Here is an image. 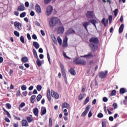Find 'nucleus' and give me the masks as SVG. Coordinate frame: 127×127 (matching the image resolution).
Masks as SVG:
<instances>
[{
	"label": "nucleus",
	"instance_id": "a878e982",
	"mask_svg": "<svg viewBox=\"0 0 127 127\" xmlns=\"http://www.w3.org/2000/svg\"><path fill=\"white\" fill-rule=\"evenodd\" d=\"M2 110L3 111V112H4V113H5L7 117H8V118H11V116H10V114H9V113L8 112V111H6V110H5V109H4V108H2Z\"/></svg>",
	"mask_w": 127,
	"mask_h": 127
},
{
	"label": "nucleus",
	"instance_id": "aec40b11",
	"mask_svg": "<svg viewBox=\"0 0 127 127\" xmlns=\"http://www.w3.org/2000/svg\"><path fill=\"white\" fill-rule=\"evenodd\" d=\"M47 97L48 101L49 102L51 101V94L50 93V89H48L47 90Z\"/></svg>",
	"mask_w": 127,
	"mask_h": 127
},
{
	"label": "nucleus",
	"instance_id": "f03ea898",
	"mask_svg": "<svg viewBox=\"0 0 127 127\" xmlns=\"http://www.w3.org/2000/svg\"><path fill=\"white\" fill-rule=\"evenodd\" d=\"M49 24L51 27H54V26H56L57 24L62 25V22L58 17H53L50 19Z\"/></svg>",
	"mask_w": 127,
	"mask_h": 127
},
{
	"label": "nucleus",
	"instance_id": "a19ab883",
	"mask_svg": "<svg viewBox=\"0 0 127 127\" xmlns=\"http://www.w3.org/2000/svg\"><path fill=\"white\" fill-rule=\"evenodd\" d=\"M41 89H42V86L41 85H38L37 86V90L39 92H40V91H41Z\"/></svg>",
	"mask_w": 127,
	"mask_h": 127
},
{
	"label": "nucleus",
	"instance_id": "3c124183",
	"mask_svg": "<svg viewBox=\"0 0 127 127\" xmlns=\"http://www.w3.org/2000/svg\"><path fill=\"white\" fill-rule=\"evenodd\" d=\"M118 10H119L118 9H115V10L114 11V15H115V17L117 16V15H118Z\"/></svg>",
	"mask_w": 127,
	"mask_h": 127
},
{
	"label": "nucleus",
	"instance_id": "2f4dec72",
	"mask_svg": "<svg viewBox=\"0 0 127 127\" xmlns=\"http://www.w3.org/2000/svg\"><path fill=\"white\" fill-rule=\"evenodd\" d=\"M127 91L126 90V89L124 88H122L120 89V94H125V93H127Z\"/></svg>",
	"mask_w": 127,
	"mask_h": 127
},
{
	"label": "nucleus",
	"instance_id": "bb28decb",
	"mask_svg": "<svg viewBox=\"0 0 127 127\" xmlns=\"http://www.w3.org/2000/svg\"><path fill=\"white\" fill-rule=\"evenodd\" d=\"M35 98H36V96L32 95L30 98V102L32 104H34V102L35 100Z\"/></svg>",
	"mask_w": 127,
	"mask_h": 127
},
{
	"label": "nucleus",
	"instance_id": "8fccbe9b",
	"mask_svg": "<svg viewBox=\"0 0 127 127\" xmlns=\"http://www.w3.org/2000/svg\"><path fill=\"white\" fill-rule=\"evenodd\" d=\"M51 0H44V3L45 4H48V3H50V2H51Z\"/></svg>",
	"mask_w": 127,
	"mask_h": 127
},
{
	"label": "nucleus",
	"instance_id": "de8ad7c7",
	"mask_svg": "<svg viewBox=\"0 0 127 127\" xmlns=\"http://www.w3.org/2000/svg\"><path fill=\"white\" fill-rule=\"evenodd\" d=\"M106 20V18H103L102 20H101V23L102 24H104L105 26H107V24H106V23L105 22V21Z\"/></svg>",
	"mask_w": 127,
	"mask_h": 127
},
{
	"label": "nucleus",
	"instance_id": "9b49d317",
	"mask_svg": "<svg viewBox=\"0 0 127 127\" xmlns=\"http://www.w3.org/2000/svg\"><path fill=\"white\" fill-rule=\"evenodd\" d=\"M91 108V105H88L85 108V110L81 114V117H85L88 113H89V111H90V108Z\"/></svg>",
	"mask_w": 127,
	"mask_h": 127
},
{
	"label": "nucleus",
	"instance_id": "2eb2a0df",
	"mask_svg": "<svg viewBox=\"0 0 127 127\" xmlns=\"http://www.w3.org/2000/svg\"><path fill=\"white\" fill-rule=\"evenodd\" d=\"M35 10L36 12H37V13H41V8L40 7V6L38 4H36Z\"/></svg>",
	"mask_w": 127,
	"mask_h": 127
},
{
	"label": "nucleus",
	"instance_id": "69168bd1",
	"mask_svg": "<svg viewBox=\"0 0 127 127\" xmlns=\"http://www.w3.org/2000/svg\"><path fill=\"white\" fill-rule=\"evenodd\" d=\"M109 120L110 122H113L114 121V117H113V116H110L109 118Z\"/></svg>",
	"mask_w": 127,
	"mask_h": 127
},
{
	"label": "nucleus",
	"instance_id": "6ab92c4d",
	"mask_svg": "<svg viewBox=\"0 0 127 127\" xmlns=\"http://www.w3.org/2000/svg\"><path fill=\"white\" fill-rule=\"evenodd\" d=\"M66 33H67V34H68V35H69L70 34H75V33H76V32L75 31V30H73V29L69 28L66 31Z\"/></svg>",
	"mask_w": 127,
	"mask_h": 127
},
{
	"label": "nucleus",
	"instance_id": "4be33fe9",
	"mask_svg": "<svg viewBox=\"0 0 127 127\" xmlns=\"http://www.w3.org/2000/svg\"><path fill=\"white\" fill-rule=\"evenodd\" d=\"M22 127H29L28 122L25 120H23L22 121Z\"/></svg>",
	"mask_w": 127,
	"mask_h": 127
},
{
	"label": "nucleus",
	"instance_id": "58836bf2",
	"mask_svg": "<svg viewBox=\"0 0 127 127\" xmlns=\"http://www.w3.org/2000/svg\"><path fill=\"white\" fill-rule=\"evenodd\" d=\"M102 127H107V122L106 121H103L102 122Z\"/></svg>",
	"mask_w": 127,
	"mask_h": 127
},
{
	"label": "nucleus",
	"instance_id": "bf43d9fd",
	"mask_svg": "<svg viewBox=\"0 0 127 127\" xmlns=\"http://www.w3.org/2000/svg\"><path fill=\"white\" fill-rule=\"evenodd\" d=\"M63 56H64V57H65V58H67V59H71L70 58L67 56V55H66V53H65L64 52V53H63Z\"/></svg>",
	"mask_w": 127,
	"mask_h": 127
},
{
	"label": "nucleus",
	"instance_id": "e433bc0d",
	"mask_svg": "<svg viewBox=\"0 0 127 127\" xmlns=\"http://www.w3.org/2000/svg\"><path fill=\"white\" fill-rule=\"evenodd\" d=\"M49 127H52V119L51 118H49Z\"/></svg>",
	"mask_w": 127,
	"mask_h": 127
},
{
	"label": "nucleus",
	"instance_id": "5701e85b",
	"mask_svg": "<svg viewBox=\"0 0 127 127\" xmlns=\"http://www.w3.org/2000/svg\"><path fill=\"white\" fill-rule=\"evenodd\" d=\"M21 60L23 63H26L28 62V58H27V57H22Z\"/></svg>",
	"mask_w": 127,
	"mask_h": 127
},
{
	"label": "nucleus",
	"instance_id": "9d476101",
	"mask_svg": "<svg viewBox=\"0 0 127 127\" xmlns=\"http://www.w3.org/2000/svg\"><path fill=\"white\" fill-rule=\"evenodd\" d=\"M107 75H108V70H106L105 72L101 71L99 74V76L101 79H105L107 77Z\"/></svg>",
	"mask_w": 127,
	"mask_h": 127
},
{
	"label": "nucleus",
	"instance_id": "f704fd0d",
	"mask_svg": "<svg viewBox=\"0 0 127 127\" xmlns=\"http://www.w3.org/2000/svg\"><path fill=\"white\" fill-rule=\"evenodd\" d=\"M116 94H117V91H116V90H113L112 91L110 94V96L111 97H112V96H116Z\"/></svg>",
	"mask_w": 127,
	"mask_h": 127
},
{
	"label": "nucleus",
	"instance_id": "e2e57ef3",
	"mask_svg": "<svg viewBox=\"0 0 127 127\" xmlns=\"http://www.w3.org/2000/svg\"><path fill=\"white\" fill-rule=\"evenodd\" d=\"M33 39H34L35 40L37 39V36H36V35L33 34L32 36Z\"/></svg>",
	"mask_w": 127,
	"mask_h": 127
},
{
	"label": "nucleus",
	"instance_id": "f257e3e1",
	"mask_svg": "<svg viewBox=\"0 0 127 127\" xmlns=\"http://www.w3.org/2000/svg\"><path fill=\"white\" fill-rule=\"evenodd\" d=\"M89 46L91 49V50L95 52L98 50V44H99V39L97 37H91L89 39Z\"/></svg>",
	"mask_w": 127,
	"mask_h": 127
},
{
	"label": "nucleus",
	"instance_id": "cd10ccee",
	"mask_svg": "<svg viewBox=\"0 0 127 127\" xmlns=\"http://www.w3.org/2000/svg\"><path fill=\"white\" fill-rule=\"evenodd\" d=\"M51 37L54 42V43H57V40H56V38L55 37V36L53 34H52L51 35Z\"/></svg>",
	"mask_w": 127,
	"mask_h": 127
},
{
	"label": "nucleus",
	"instance_id": "7c9ffc66",
	"mask_svg": "<svg viewBox=\"0 0 127 127\" xmlns=\"http://www.w3.org/2000/svg\"><path fill=\"white\" fill-rule=\"evenodd\" d=\"M85 96V94L82 95V93H80L78 95V100L79 101H82L83 99H84V97Z\"/></svg>",
	"mask_w": 127,
	"mask_h": 127
},
{
	"label": "nucleus",
	"instance_id": "0e129e2a",
	"mask_svg": "<svg viewBox=\"0 0 127 127\" xmlns=\"http://www.w3.org/2000/svg\"><path fill=\"white\" fill-rule=\"evenodd\" d=\"M4 121H5V122H6L7 123H10V120H9V119L7 117L5 118Z\"/></svg>",
	"mask_w": 127,
	"mask_h": 127
},
{
	"label": "nucleus",
	"instance_id": "774afa93",
	"mask_svg": "<svg viewBox=\"0 0 127 127\" xmlns=\"http://www.w3.org/2000/svg\"><path fill=\"white\" fill-rule=\"evenodd\" d=\"M103 102L106 103L108 101V98L107 97H103Z\"/></svg>",
	"mask_w": 127,
	"mask_h": 127
},
{
	"label": "nucleus",
	"instance_id": "f3484780",
	"mask_svg": "<svg viewBox=\"0 0 127 127\" xmlns=\"http://www.w3.org/2000/svg\"><path fill=\"white\" fill-rule=\"evenodd\" d=\"M62 109L66 108V109H69L70 108V105L69 104L67 103V102H64L62 105Z\"/></svg>",
	"mask_w": 127,
	"mask_h": 127
},
{
	"label": "nucleus",
	"instance_id": "c756f323",
	"mask_svg": "<svg viewBox=\"0 0 127 127\" xmlns=\"http://www.w3.org/2000/svg\"><path fill=\"white\" fill-rule=\"evenodd\" d=\"M33 53L35 58L38 59V56L37 55V53L36 52V50L34 49H33Z\"/></svg>",
	"mask_w": 127,
	"mask_h": 127
},
{
	"label": "nucleus",
	"instance_id": "412c9836",
	"mask_svg": "<svg viewBox=\"0 0 127 127\" xmlns=\"http://www.w3.org/2000/svg\"><path fill=\"white\" fill-rule=\"evenodd\" d=\"M46 114V108L42 107L41 110V116H44Z\"/></svg>",
	"mask_w": 127,
	"mask_h": 127
},
{
	"label": "nucleus",
	"instance_id": "a18cd8bd",
	"mask_svg": "<svg viewBox=\"0 0 127 127\" xmlns=\"http://www.w3.org/2000/svg\"><path fill=\"white\" fill-rule=\"evenodd\" d=\"M20 40L21 41V42H22V43H25L24 42V37H23V36H21L20 37Z\"/></svg>",
	"mask_w": 127,
	"mask_h": 127
},
{
	"label": "nucleus",
	"instance_id": "ea45409f",
	"mask_svg": "<svg viewBox=\"0 0 127 127\" xmlns=\"http://www.w3.org/2000/svg\"><path fill=\"white\" fill-rule=\"evenodd\" d=\"M5 106L6 108L8 109V110H10V109H11V105H10V104L6 103L5 104Z\"/></svg>",
	"mask_w": 127,
	"mask_h": 127
},
{
	"label": "nucleus",
	"instance_id": "c85d7f7f",
	"mask_svg": "<svg viewBox=\"0 0 127 127\" xmlns=\"http://www.w3.org/2000/svg\"><path fill=\"white\" fill-rule=\"evenodd\" d=\"M33 44L36 49H38L39 48V44L37 42H33Z\"/></svg>",
	"mask_w": 127,
	"mask_h": 127
},
{
	"label": "nucleus",
	"instance_id": "6e6552de",
	"mask_svg": "<svg viewBox=\"0 0 127 127\" xmlns=\"http://www.w3.org/2000/svg\"><path fill=\"white\" fill-rule=\"evenodd\" d=\"M86 17L88 18H94L95 17V14H94L93 11H87L86 14Z\"/></svg>",
	"mask_w": 127,
	"mask_h": 127
},
{
	"label": "nucleus",
	"instance_id": "0eeeda50",
	"mask_svg": "<svg viewBox=\"0 0 127 127\" xmlns=\"http://www.w3.org/2000/svg\"><path fill=\"white\" fill-rule=\"evenodd\" d=\"M52 11H53V6L49 5L47 7L46 14H47L48 16H49V15L52 13Z\"/></svg>",
	"mask_w": 127,
	"mask_h": 127
},
{
	"label": "nucleus",
	"instance_id": "5fc2aeb1",
	"mask_svg": "<svg viewBox=\"0 0 127 127\" xmlns=\"http://www.w3.org/2000/svg\"><path fill=\"white\" fill-rule=\"evenodd\" d=\"M112 19H113V16L112 15H109V20L110 23H111V22H112Z\"/></svg>",
	"mask_w": 127,
	"mask_h": 127
},
{
	"label": "nucleus",
	"instance_id": "4c0bfd02",
	"mask_svg": "<svg viewBox=\"0 0 127 127\" xmlns=\"http://www.w3.org/2000/svg\"><path fill=\"white\" fill-rule=\"evenodd\" d=\"M89 98L90 97L89 96H88L86 98L85 100H84V105H86V104H88V103H89Z\"/></svg>",
	"mask_w": 127,
	"mask_h": 127
},
{
	"label": "nucleus",
	"instance_id": "39448f33",
	"mask_svg": "<svg viewBox=\"0 0 127 127\" xmlns=\"http://www.w3.org/2000/svg\"><path fill=\"white\" fill-rule=\"evenodd\" d=\"M60 68H61V72L64 77V80L65 83L67 84V76H66V71L65 70V68H64V65L62 64H60Z\"/></svg>",
	"mask_w": 127,
	"mask_h": 127
},
{
	"label": "nucleus",
	"instance_id": "680f3d73",
	"mask_svg": "<svg viewBox=\"0 0 127 127\" xmlns=\"http://www.w3.org/2000/svg\"><path fill=\"white\" fill-rule=\"evenodd\" d=\"M27 37L28 40H31V37L30 36V34H29V33L27 34Z\"/></svg>",
	"mask_w": 127,
	"mask_h": 127
},
{
	"label": "nucleus",
	"instance_id": "6e6d98bb",
	"mask_svg": "<svg viewBox=\"0 0 127 127\" xmlns=\"http://www.w3.org/2000/svg\"><path fill=\"white\" fill-rule=\"evenodd\" d=\"M47 58L48 61L50 64V63H51V62L50 61V56H49V53H47Z\"/></svg>",
	"mask_w": 127,
	"mask_h": 127
},
{
	"label": "nucleus",
	"instance_id": "ddd939ff",
	"mask_svg": "<svg viewBox=\"0 0 127 127\" xmlns=\"http://www.w3.org/2000/svg\"><path fill=\"white\" fill-rule=\"evenodd\" d=\"M26 119L27 120V122H28V123H32V122L34 121L33 116H32V115H30L29 116L26 117Z\"/></svg>",
	"mask_w": 127,
	"mask_h": 127
},
{
	"label": "nucleus",
	"instance_id": "7ed1b4c3",
	"mask_svg": "<svg viewBox=\"0 0 127 127\" xmlns=\"http://www.w3.org/2000/svg\"><path fill=\"white\" fill-rule=\"evenodd\" d=\"M75 65H86V63L85 60L81 59L79 58H75L73 61Z\"/></svg>",
	"mask_w": 127,
	"mask_h": 127
},
{
	"label": "nucleus",
	"instance_id": "1a4fd4ad",
	"mask_svg": "<svg viewBox=\"0 0 127 127\" xmlns=\"http://www.w3.org/2000/svg\"><path fill=\"white\" fill-rule=\"evenodd\" d=\"M14 26L16 27V28L17 27V30L19 31H20L22 28V25H21V23L17 21H16L14 23Z\"/></svg>",
	"mask_w": 127,
	"mask_h": 127
},
{
	"label": "nucleus",
	"instance_id": "603ef678",
	"mask_svg": "<svg viewBox=\"0 0 127 127\" xmlns=\"http://www.w3.org/2000/svg\"><path fill=\"white\" fill-rule=\"evenodd\" d=\"M104 117V115L102 113H99L97 115V118H99L100 119L103 118Z\"/></svg>",
	"mask_w": 127,
	"mask_h": 127
},
{
	"label": "nucleus",
	"instance_id": "c03bdc74",
	"mask_svg": "<svg viewBox=\"0 0 127 127\" xmlns=\"http://www.w3.org/2000/svg\"><path fill=\"white\" fill-rule=\"evenodd\" d=\"M25 103L24 102L21 103L19 106V108H20L19 109V111H20V108H23V107H25Z\"/></svg>",
	"mask_w": 127,
	"mask_h": 127
},
{
	"label": "nucleus",
	"instance_id": "09e8293b",
	"mask_svg": "<svg viewBox=\"0 0 127 127\" xmlns=\"http://www.w3.org/2000/svg\"><path fill=\"white\" fill-rule=\"evenodd\" d=\"M14 35H15V36H17V37H19V33L17 31H14Z\"/></svg>",
	"mask_w": 127,
	"mask_h": 127
},
{
	"label": "nucleus",
	"instance_id": "864d4df0",
	"mask_svg": "<svg viewBox=\"0 0 127 127\" xmlns=\"http://www.w3.org/2000/svg\"><path fill=\"white\" fill-rule=\"evenodd\" d=\"M93 116V113H92V110H90L88 113V118H91Z\"/></svg>",
	"mask_w": 127,
	"mask_h": 127
},
{
	"label": "nucleus",
	"instance_id": "4d7b16f0",
	"mask_svg": "<svg viewBox=\"0 0 127 127\" xmlns=\"http://www.w3.org/2000/svg\"><path fill=\"white\" fill-rule=\"evenodd\" d=\"M113 107H114L115 110H116V109L118 108V105L117 104V103H115L113 104Z\"/></svg>",
	"mask_w": 127,
	"mask_h": 127
},
{
	"label": "nucleus",
	"instance_id": "79ce46f5",
	"mask_svg": "<svg viewBox=\"0 0 127 127\" xmlns=\"http://www.w3.org/2000/svg\"><path fill=\"white\" fill-rule=\"evenodd\" d=\"M83 57H93V54H92V53H89L88 54L84 55Z\"/></svg>",
	"mask_w": 127,
	"mask_h": 127
},
{
	"label": "nucleus",
	"instance_id": "dca6fc26",
	"mask_svg": "<svg viewBox=\"0 0 127 127\" xmlns=\"http://www.w3.org/2000/svg\"><path fill=\"white\" fill-rule=\"evenodd\" d=\"M33 113L34 115L37 117V118H38V113H39V111H38V108H34L33 110Z\"/></svg>",
	"mask_w": 127,
	"mask_h": 127
},
{
	"label": "nucleus",
	"instance_id": "72a5a7b5",
	"mask_svg": "<svg viewBox=\"0 0 127 127\" xmlns=\"http://www.w3.org/2000/svg\"><path fill=\"white\" fill-rule=\"evenodd\" d=\"M57 41L60 45H62V39H61L60 36L58 37Z\"/></svg>",
	"mask_w": 127,
	"mask_h": 127
},
{
	"label": "nucleus",
	"instance_id": "f8f14e48",
	"mask_svg": "<svg viewBox=\"0 0 127 127\" xmlns=\"http://www.w3.org/2000/svg\"><path fill=\"white\" fill-rule=\"evenodd\" d=\"M63 47H68V38L67 36L63 40Z\"/></svg>",
	"mask_w": 127,
	"mask_h": 127
},
{
	"label": "nucleus",
	"instance_id": "423d86ee",
	"mask_svg": "<svg viewBox=\"0 0 127 127\" xmlns=\"http://www.w3.org/2000/svg\"><path fill=\"white\" fill-rule=\"evenodd\" d=\"M58 34H63L64 33V28L63 25L57 26L56 28Z\"/></svg>",
	"mask_w": 127,
	"mask_h": 127
},
{
	"label": "nucleus",
	"instance_id": "20e7f679",
	"mask_svg": "<svg viewBox=\"0 0 127 127\" xmlns=\"http://www.w3.org/2000/svg\"><path fill=\"white\" fill-rule=\"evenodd\" d=\"M90 22L92 23V24H93L94 26L96 27V23H97V21L95 19L89 20V22H83L82 23V25L86 31H88V25H90Z\"/></svg>",
	"mask_w": 127,
	"mask_h": 127
},
{
	"label": "nucleus",
	"instance_id": "338daca9",
	"mask_svg": "<svg viewBox=\"0 0 127 127\" xmlns=\"http://www.w3.org/2000/svg\"><path fill=\"white\" fill-rule=\"evenodd\" d=\"M41 34L43 36H45V33L44 32V31H43V30H41Z\"/></svg>",
	"mask_w": 127,
	"mask_h": 127
},
{
	"label": "nucleus",
	"instance_id": "a211bd4d",
	"mask_svg": "<svg viewBox=\"0 0 127 127\" xmlns=\"http://www.w3.org/2000/svg\"><path fill=\"white\" fill-rule=\"evenodd\" d=\"M25 10V7H24V5L21 4L20 5L18 6L17 10L18 11H23V10Z\"/></svg>",
	"mask_w": 127,
	"mask_h": 127
},
{
	"label": "nucleus",
	"instance_id": "473e14b6",
	"mask_svg": "<svg viewBox=\"0 0 127 127\" xmlns=\"http://www.w3.org/2000/svg\"><path fill=\"white\" fill-rule=\"evenodd\" d=\"M36 63L39 67H40V66H41V65H42L41 61H40V60H39L38 58L37 60Z\"/></svg>",
	"mask_w": 127,
	"mask_h": 127
},
{
	"label": "nucleus",
	"instance_id": "49530a36",
	"mask_svg": "<svg viewBox=\"0 0 127 127\" xmlns=\"http://www.w3.org/2000/svg\"><path fill=\"white\" fill-rule=\"evenodd\" d=\"M21 89L22 91H25V90L27 89V87H26V85H22L21 87Z\"/></svg>",
	"mask_w": 127,
	"mask_h": 127
},
{
	"label": "nucleus",
	"instance_id": "37998d69",
	"mask_svg": "<svg viewBox=\"0 0 127 127\" xmlns=\"http://www.w3.org/2000/svg\"><path fill=\"white\" fill-rule=\"evenodd\" d=\"M26 15V12H23L20 14V17L21 18H23Z\"/></svg>",
	"mask_w": 127,
	"mask_h": 127
},
{
	"label": "nucleus",
	"instance_id": "c9c22d12",
	"mask_svg": "<svg viewBox=\"0 0 127 127\" xmlns=\"http://www.w3.org/2000/svg\"><path fill=\"white\" fill-rule=\"evenodd\" d=\"M42 98V95H41V94H39L37 96V101L38 102H39V101H40V100H41Z\"/></svg>",
	"mask_w": 127,
	"mask_h": 127
},
{
	"label": "nucleus",
	"instance_id": "052dcab7",
	"mask_svg": "<svg viewBox=\"0 0 127 127\" xmlns=\"http://www.w3.org/2000/svg\"><path fill=\"white\" fill-rule=\"evenodd\" d=\"M20 95H21L20 91L18 90L16 93V97H19L20 96Z\"/></svg>",
	"mask_w": 127,
	"mask_h": 127
},
{
	"label": "nucleus",
	"instance_id": "b1692460",
	"mask_svg": "<svg viewBox=\"0 0 127 127\" xmlns=\"http://www.w3.org/2000/svg\"><path fill=\"white\" fill-rule=\"evenodd\" d=\"M125 25H124V24H122L120 26V27H119V33H122L123 31H124V27Z\"/></svg>",
	"mask_w": 127,
	"mask_h": 127
},
{
	"label": "nucleus",
	"instance_id": "4468645a",
	"mask_svg": "<svg viewBox=\"0 0 127 127\" xmlns=\"http://www.w3.org/2000/svg\"><path fill=\"white\" fill-rule=\"evenodd\" d=\"M52 97L55 98L56 100L59 99V94L52 90Z\"/></svg>",
	"mask_w": 127,
	"mask_h": 127
},
{
	"label": "nucleus",
	"instance_id": "393cba45",
	"mask_svg": "<svg viewBox=\"0 0 127 127\" xmlns=\"http://www.w3.org/2000/svg\"><path fill=\"white\" fill-rule=\"evenodd\" d=\"M69 72L71 75H73V76H75V75H76V71H75V70L73 68H70Z\"/></svg>",
	"mask_w": 127,
	"mask_h": 127
},
{
	"label": "nucleus",
	"instance_id": "13d9d810",
	"mask_svg": "<svg viewBox=\"0 0 127 127\" xmlns=\"http://www.w3.org/2000/svg\"><path fill=\"white\" fill-rule=\"evenodd\" d=\"M28 93L27 92V91H25L22 92V94H23V96H24V97H26L27 96Z\"/></svg>",
	"mask_w": 127,
	"mask_h": 127
}]
</instances>
